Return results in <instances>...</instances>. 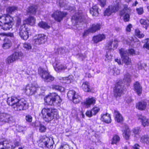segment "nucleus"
Returning a JSON list of instances; mask_svg holds the SVG:
<instances>
[{
    "instance_id": "1",
    "label": "nucleus",
    "mask_w": 149,
    "mask_h": 149,
    "mask_svg": "<svg viewBox=\"0 0 149 149\" xmlns=\"http://www.w3.org/2000/svg\"><path fill=\"white\" fill-rule=\"evenodd\" d=\"M7 102L15 111L24 110L28 108L29 104L27 101L19 97H11L8 98Z\"/></svg>"
},
{
    "instance_id": "2",
    "label": "nucleus",
    "mask_w": 149,
    "mask_h": 149,
    "mask_svg": "<svg viewBox=\"0 0 149 149\" xmlns=\"http://www.w3.org/2000/svg\"><path fill=\"white\" fill-rule=\"evenodd\" d=\"M42 117L46 122H49L56 117L58 114L57 110L52 108H44L41 111Z\"/></svg>"
},
{
    "instance_id": "3",
    "label": "nucleus",
    "mask_w": 149,
    "mask_h": 149,
    "mask_svg": "<svg viewBox=\"0 0 149 149\" xmlns=\"http://www.w3.org/2000/svg\"><path fill=\"white\" fill-rule=\"evenodd\" d=\"M45 101L50 105H58L61 102L60 97L55 93H52L46 96L44 99Z\"/></svg>"
},
{
    "instance_id": "4",
    "label": "nucleus",
    "mask_w": 149,
    "mask_h": 149,
    "mask_svg": "<svg viewBox=\"0 0 149 149\" xmlns=\"http://www.w3.org/2000/svg\"><path fill=\"white\" fill-rule=\"evenodd\" d=\"M121 2L120 0H116L114 5L109 6L106 9L104 13V15L109 16L112 13L117 11L121 7Z\"/></svg>"
},
{
    "instance_id": "5",
    "label": "nucleus",
    "mask_w": 149,
    "mask_h": 149,
    "mask_svg": "<svg viewBox=\"0 0 149 149\" xmlns=\"http://www.w3.org/2000/svg\"><path fill=\"white\" fill-rule=\"evenodd\" d=\"M124 84L122 81H119L116 84L113 88L114 96L117 97H120L123 93Z\"/></svg>"
},
{
    "instance_id": "6",
    "label": "nucleus",
    "mask_w": 149,
    "mask_h": 149,
    "mask_svg": "<svg viewBox=\"0 0 149 149\" xmlns=\"http://www.w3.org/2000/svg\"><path fill=\"white\" fill-rule=\"evenodd\" d=\"M38 71L39 74L45 82H50L54 80V78L53 77L42 68H40L38 69Z\"/></svg>"
},
{
    "instance_id": "7",
    "label": "nucleus",
    "mask_w": 149,
    "mask_h": 149,
    "mask_svg": "<svg viewBox=\"0 0 149 149\" xmlns=\"http://www.w3.org/2000/svg\"><path fill=\"white\" fill-rule=\"evenodd\" d=\"M13 120V116L10 114L5 112L0 113V122L2 125L10 123Z\"/></svg>"
},
{
    "instance_id": "8",
    "label": "nucleus",
    "mask_w": 149,
    "mask_h": 149,
    "mask_svg": "<svg viewBox=\"0 0 149 149\" xmlns=\"http://www.w3.org/2000/svg\"><path fill=\"white\" fill-rule=\"evenodd\" d=\"M67 96L70 100H72L73 102L75 104L79 103L81 100L80 96L73 90L69 91Z\"/></svg>"
},
{
    "instance_id": "9",
    "label": "nucleus",
    "mask_w": 149,
    "mask_h": 149,
    "mask_svg": "<svg viewBox=\"0 0 149 149\" xmlns=\"http://www.w3.org/2000/svg\"><path fill=\"white\" fill-rule=\"evenodd\" d=\"M28 29V28L26 27V25L24 24L21 25L19 29V35L22 39L24 40H27L29 37V30Z\"/></svg>"
},
{
    "instance_id": "10",
    "label": "nucleus",
    "mask_w": 149,
    "mask_h": 149,
    "mask_svg": "<svg viewBox=\"0 0 149 149\" xmlns=\"http://www.w3.org/2000/svg\"><path fill=\"white\" fill-rule=\"evenodd\" d=\"M119 51L123 63L127 65H130L131 63V60L127 55V52L123 49H120Z\"/></svg>"
},
{
    "instance_id": "11",
    "label": "nucleus",
    "mask_w": 149,
    "mask_h": 149,
    "mask_svg": "<svg viewBox=\"0 0 149 149\" xmlns=\"http://www.w3.org/2000/svg\"><path fill=\"white\" fill-rule=\"evenodd\" d=\"M46 41V36L43 34L36 35L34 37L33 41L36 45H39L44 43Z\"/></svg>"
},
{
    "instance_id": "12",
    "label": "nucleus",
    "mask_w": 149,
    "mask_h": 149,
    "mask_svg": "<svg viewBox=\"0 0 149 149\" xmlns=\"http://www.w3.org/2000/svg\"><path fill=\"white\" fill-rule=\"evenodd\" d=\"M67 14L66 12H62L60 11L57 10L52 15V16L58 22H60L63 18Z\"/></svg>"
},
{
    "instance_id": "13",
    "label": "nucleus",
    "mask_w": 149,
    "mask_h": 149,
    "mask_svg": "<svg viewBox=\"0 0 149 149\" xmlns=\"http://www.w3.org/2000/svg\"><path fill=\"white\" fill-rule=\"evenodd\" d=\"M13 18L7 14H4L0 17V25L5 23H12Z\"/></svg>"
},
{
    "instance_id": "14",
    "label": "nucleus",
    "mask_w": 149,
    "mask_h": 149,
    "mask_svg": "<svg viewBox=\"0 0 149 149\" xmlns=\"http://www.w3.org/2000/svg\"><path fill=\"white\" fill-rule=\"evenodd\" d=\"M38 88V87H36L34 85H28L25 87L24 90L27 95H30L34 93L37 90Z\"/></svg>"
},
{
    "instance_id": "15",
    "label": "nucleus",
    "mask_w": 149,
    "mask_h": 149,
    "mask_svg": "<svg viewBox=\"0 0 149 149\" xmlns=\"http://www.w3.org/2000/svg\"><path fill=\"white\" fill-rule=\"evenodd\" d=\"M131 9L130 8H127V6L126 5H124V8L120 12V15H121L126 13L124 16V20L125 22H128L130 20V15L128 14L130 12Z\"/></svg>"
},
{
    "instance_id": "16",
    "label": "nucleus",
    "mask_w": 149,
    "mask_h": 149,
    "mask_svg": "<svg viewBox=\"0 0 149 149\" xmlns=\"http://www.w3.org/2000/svg\"><path fill=\"white\" fill-rule=\"evenodd\" d=\"M96 101V99L95 97H88L86 98V101L83 102V105L85 108H88L90 107L91 105H94Z\"/></svg>"
},
{
    "instance_id": "17",
    "label": "nucleus",
    "mask_w": 149,
    "mask_h": 149,
    "mask_svg": "<svg viewBox=\"0 0 149 149\" xmlns=\"http://www.w3.org/2000/svg\"><path fill=\"white\" fill-rule=\"evenodd\" d=\"M0 144L3 145L5 148H14L13 145V143L10 140H8L5 138L0 139Z\"/></svg>"
},
{
    "instance_id": "18",
    "label": "nucleus",
    "mask_w": 149,
    "mask_h": 149,
    "mask_svg": "<svg viewBox=\"0 0 149 149\" xmlns=\"http://www.w3.org/2000/svg\"><path fill=\"white\" fill-rule=\"evenodd\" d=\"M72 21H74L76 23L81 22L83 21L82 15L80 14L76 13L72 16Z\"/></svg>"
},
{
    "instance_id": "19",
    "label": "nucleus",
    "mask_w": 149,
    "mask_h": 149,
    "mask_svg": "<svg viewBox=\"0 0 149 149\" xmlns=\"http://www.w3.org/2000/svg\"><path fill=\"white\" fill-rule=\"evenodd\" d=\"M12 45L11 40L7 38H5L3 41V43L2 45V48L4 49L10 48Z\"/></svg>"
},
{
    "instance_id": "20",
    "label": "nucleus",
    "mask_w": 149,
    "mask_h": 149,
    "mask_svg": "<svg viewBox=\"0 0 149 149\" xmlns=\"http://www.w3.org/2000/svg\"><path fill=\"white\" fill-rule=\"evenodd\" d=\"M114 114L115 116V120L118 123L122 122L123 120V118L122 115L117 110L114 111Z\"/></svg>"
},
{
    "instance_id": "21",
    "label": "nucleus",
    "mask_w": 149,
    "mask_h": 149,
    "mask_svg": "<svg viewBox=\"0 0 149 149\" xmlns=\"http://www.w3.org/2000/svg\"><path fill=\"white\" fill-rule=\"evenodd\" d=\"M138 119L141 120L143 125L144 127L148 126L149 125V119L141 115H139L138 116Z\"/></svg>"
},
{
    "instance_id": "22",
    "label": "nucleus",
    "mask_w": 149,
    "mask_h": 149,
    "mask_svg": "<svg viewBox=\"0 0 149 149\" xmlns=\"http://www.w3.org/2000/svg\"><path fill=\"white\" fill-rule=\"evenodd\" d=\"M48 141V137L45 136H43L38 141L39 146L41 147H45L46 142Z\"/></svg>"
},
{
    "instance_id": "23",
    "label": "nucleus",
    "mask_w": 149,
    "mask_h": 149,
    "mask_svg": "<svg viewBox=\"0 0 149 149\" xmlns=\"http://www.w3.org/2000/svg\"><path fill=\"white\" fill-rule=\"evenodd\" d=\"M35 18L33 17L30 16L28 18L24 20L23 24H26L33 26L35 24Z\"/></svg>"
},
{
    "instance_id": "24",
    "label": "nucleus",
    "mask_w": 149,
    "mask_h": 149,
    "mask_svg": "<svg viewBox=\"0 0 149 149\" xmlns=\"http://www.w3.org/2000/svg\"><path fill=\"white\" fill-rule=\"evenodd\" d=\"M105 38V35L103 34H99L96 36H94L93 39L94 42L95 43L102 41Z\"/></svg>"
},
{
    "instance_id": "25",
    "label": "nucleus",
    "mask_w": 149,
    "mask_h": 149,
    "mask_svg": "<svg viewBox=\"0 0 149 149\" xmlns=\"http://www.w3.org/2000/svg\"><path fill=\"white\" fill-rule=\"evenodd\" d=\"M101 120L107 123H109L111 122L110 116L109 114L107 113L102 116Z\"/></svg>"
},
{
    "instance_id": "26",
    "label": "nucleus",
    "mask_w": 149,
    "mask_h": 149,
    "mask_svg": "<svg viewBox=\"0 0 149 149\" xmlns=\"http://www.w3.org/2000/svg\"><path fill=\"white\" fill-rule=\"evenodd\" d=\"M59 4L61 7H64L65 9L70 10L71 11L73 9L72 7L68 6L67 2L65 1L61 0L59 3Z\"/></svg>"
},
{
    "instance_id": "27",
    "label": "nucleus",
    "mask_w": 149,
    "mask_h": 149,
    "mask_svg": "<svg viewBox=\"0 0 149 149\" xmlns=\"http://www.w3.org/2000/svg\"><path fill=\"white\" fill-rule=\"evenodd\" d=\"M134 91L138 95L141 94V93L142 88L139 83L138 82H136L134 85Z\"/></svg>"
},
{
    "instance_id": "28",
    "label": "nucleus",
    "mask_w": 149,
    "mask_h": 149,
    "mask_svg": "<svg viewBox=\"0 0 149 149\" xmlns=\"http://www.w3.org/2000/svg\"><path fill=\"white\" fill-rule=\"evenodd\" d=\"M147 105L146 102L144 101H141L139 102L136 104V108L141 110H144Z\"/></svg>"
},
{
    "instance_id": "29",
    "label": "nucleus",
    "mask_w": 149,
    "mask_h": 149,
    "mask_svg": "<svg viewBox=\"0 0 149 149\" xmlns=\"http://www.w3.org/2000/svg\"><path fill=\"white\" fill-rule=\"evenodd\" d=\"M100 25L99 24H93L89 28L91 33H94L100 29Z\"/></svg>"
},
{
    "instance_id": "30",
    "label": "nucleus",
    "mask_w": 149,
    "mask_h": 149,
    "mask_svg": "<svg viewBox=\"0 0 149 149\" xmlns=\"http://www.w3.org/2000/svg\"><path fill=\"white\" fill-rule=\"evenodd\" d=\"M98 7L96 6H94L90 10V13L93 16H97L99 15Z\"/></svg>"
},
{
    "instance_id": "31",
    "label": "nucleus",
    "mask_w": 149,
    "mask_h": 149,
    "mask_svg": "<svg viewBox=\"0 0 149 149\" xmlns=\"http://www.w3.org/2000/svg\"><path fill=\"white\" fill-rule=\"evenodd\" d=\"M38 6L36 5L30 6L27 10L28 13H29L32 15H35L36 12V10Z\"/></svg>"
},
{
    "instance_id": "32",
    "label": "nucleus",
    "mask_w": 149,
    "mask_h": 149,
    "mask_svg": "<svg viewBox=\"0 0 149 149\" xmlns=\"http://www.w3.org/2000/svg\"><path fill=\"white\" fill-rule=\"evenodd\" d=\"M59 79L61 80V82L62 83L69 84L71 83L72 80V76L70 75L65 77H60Z\"/></svg>"
},
{
    "instance_id": "33",
    "label": "nucleus",
    "mask_w": 149,
    "mask_h": 149,
    "mask_svg": "<svg viewBox=\"0 0 149 149\" xmlns=\"http://www.w3.org/2000/svg\"><path fill=\"white\" fill-rule=\"evenodd\" d=\"M125 130L123 133L124 137L126 139H128L130 136V131L127 125H125Z\"/></svg>"
},
{
    "instance_id": "34",
    "label": "nucleus",
    "mask_w": 149,
    "mask_h": 149,
    "mask_svg": "<svg viewBox=\"0 0 149 149\" xmlns=\"http://www.w3.org/2000/svg\"><path fill=\"white\" fill-rule=\"evenodd\" d=\"M12 54L16 61L21 59L24 57L23 53L20 51L15 52Z\"/></svg>"
},
{
    "instance_id": "35",
    "label": "nucleus",
    "mask_w": 149,
    "mask_h": 149,
    "mask_svg": "<svg viewBox=\"0 0 149 149\" xmlns=\"http://www.w3.org/2000/svg\"><path fill=\"white\" fill-rule=\"evenodd\" d=\"M48 140L45 143V147H46L52 149L53 148L54 141L52 139H50L48 137Z\"/></svg>"
},
{
    "instance_id": "36",
    "label": "nucleus",
    "mask_w": 149,
    "mask_h": 149,
    "mask_svg": "<svg viewBox=\"0 0 149 149\" xmlns=\"http://www.w3.org/2000/svg\"><path fill=\"white\" fill-rule=\"evenodd\" d=\"M140 23L143 25V27L147 29L148 27L149 26V20L141 19L140 21Z\"/></svg>"
},
{
    "instance_id": "37",
    "label": "nucleus",
    "mask_w": 149,
    "mask_h": 149,
    "mask_svg": "<svg viewBox=\"0 0 149 149\" xmlns=\"http://www.w3.org/2000/svg\"><path fill=\"white\" fill-rule=\"evenodd\" d=\"M12 23H5L3 24L2 25H0L1 26V29L4 30H9L12 27Z\"/></svg>"
},
{
    "instance_id": "38",
    "label": "nucleus",
    "mask_w": 149,
    "mask_h": 149,
    "mask_svg": "<svg viewBox=\"0 0 149 149\" xmlns=\"http://www.w3.org/2000/svg\"><path fill=\"white\" fill-rule=\"evenodd\" d=\"M88 82L85 81L84 82L82 85V87L83 90L85 92H88L90 90V87Z\"/></svg>"
},
{
    "instance_id": "39",
    "label": "nucleus",
    "mask_w": 149,
    "mask_h": 149,
    "mask_svg": "<svg viewBox=\"0 0 149 149\" xmlns=\"http://www.w3.org/2000/svg\"><path fill=\"white\" fill-rule=\"evenodd\" d=\"M124 81L127 83V85H129V83L131 82V76L129 74L127 73L124 76L123 79Z\"/></svg>"
},
{
    "instance_id": "40",
    "label": "nucleus",
    "mask_w": 149,
    "mask_h": 149,
    "mask_svg": "<svg viewBox=\"0 0 149 149\" xmlns=\"http://www.w3.org/2000/svg\"><path fill=\"white\" fill-rule=\"evenodd\" d=\"M119 136L116 135H114L112 139L111 144H116L120 140Z\"/></svg>"
},
{
    "instance_id": "41",
    "label": "nucleus",
    "mask_w": 149,
    "mask_h": 149,
    "mask_svg": "<svg viewBox=\"0 0 149 149\" xmlns=\"http://www.w3.org/2000/svg\"><path fill=\"white\" fill-rule=\"evenodd\" d=\"M15 58L13 55L12 54L7 58L6 59V63L8 64L13 63L16 61Z\"/></svg>"
},
{
    "instance_id": "42",
    "label": "nucleus",
    "mask_w": 149,
    "mask_h": 149,
    "mask_svg": "<svg viewBox=\"0 0 149 149\" xmlns=\"http://www.w3.org/2000/svg\"><path fill=\"white\" fill-rule=\"evenodd\" d=\"M38 26L40 27L45 29H49L50 26L45 22L41 21L38 24Z\"/></svg>"
},
{
    "instance_id": "43",
    "label": "nucleus",
    "mask_w": 149,
    "mask_h": 149,
    "mask_svg": "<svg viewBox=\"0 0 149 149\" xmlns=\"http://www.w3.org/2000/svg\"><path fill=\"white\" fill-rule=\"evenodd\" d=\"M140 141L144 143L148 144L149 143V137L146 135H144L141 137Z\"/></svg>"
},
{
    "instance_id": "44",
    "label": "nucleus",
    "mask_w": 149,
    "mask_h": 149,
    "mask_svg": "<svg viewBox=\"0 0 149 149\" xmlns=\"http://www.w3.org/2000/svg\"><path fill=\"white\" fill-rule=\"evenodd\" d=\"M52 88L53 89H54L56 90H57L59 91L60 92H63L64 90V88L63 87L57 85H54L52 86Z\"/></svg>"
},
{
    "instance_id": "45",
    "label": "nucleus",
    "mask_w": 149,
    "mask_h": 149,
    "mask_svg": "<svg viewBox=\"0 0 149 149\" xmlns=\"http://www.w3.org/2000/svg\"><path fill=\"white\" fill-rule=\"evenodd\" d=\"M66 68V67L62 65H57L55 69L56 71L59 72L61 70H65Z\"/></svg>"
},
{
    "instance_id": "46",
    "label": "nucleus",
    "mask_w": 149,
    "mask_h": 149,
    "mask_svg": "<svg viewBox=\"0 0 149 149\" xmlns=\"http://www.w3.org/2000/svg\"><path fill=\"white\" fill-rule=\"evenodd\" d=\"M135 35L139 38H143L144 36V35L143 33L141 34L140 31L138 29H136L135 31Z\"/></svg>"
},
{
    "instance_id": "47",
    "label": "nucleus",
    "mask_w": 149,
    "mask_h": 149,
    "mask_svg": "<svg viewBox=\"0 0 149 149\" xmlns=\"http://www.w3.org/2000/svg\"><path fill=\"white\" fill-rule=\"evenodd\" d=\"M125 51L127 52V55L128 56L130 55H133L135 54V51L133 49H129L128 50H125Z\"/></svg>"
},
{
    "instance_id": "48",
    "label": "nucleus",
    "mask_w": 149,
    "mask_h": 149,
    "mask_svg": "<svg viewBox=\"0 0 149 149\" xmlns=\"http://www.w3.org/2000/svg\"><path fill=\"white\" fill-rule=\"evenodd\" d=\"M91 110L93 115H95L100 111V108L97 107H94Z\"/></svg>"
},
{
    "instance_id": "49",
    "label": "nucleus",
    "mask_w": 149,
    "mask_h": 149,
    "mask_svg": "<svg viewBox=\"0 0 149 149\" xmlns=\"http://www.w3.org/2000/svg\"><path fill=\"white\" fill-rule=\"evenodd\" d=\"M17 9V8L13 6L9 7L6 9L7 11L9 13H12L14 12Z\"/></svg>"
},
{
    "instance_id": "50",
    "label": "nucleus",
    "mask_w": 149,
    "mask_h": 149,
    "mask_svg": "<svg viewBox=\"0 0 149 149\" xmlns=\"http://www.w3.org/2000/svg\"><path fill=\"white\" fill-rule=\"evenodd\" d=\"M113 43V41L111 40L109 41L107 43L106 47L107 49L111 50L112 49V44Z\"/></svg>"
},
{
    "instance_id": "51",
    "label": "nucleus",
    "mask_w": 149,
    "mask_h": 149,
    "mask_svg": "<svg viewBox=\"0 0 149 149\" xmlns=\"http://www.w3.org/2000/svg\"><path fill=\"white\" fill-rule=\"evenodd\" d=\"M46 127L43 125L40 124L39 126V131L41 132H44L46 131Z\"/></svg>"
},
{
    "instance_id": "52",
    "label": "nucleus",
    "mask_w": 149,
    "mask_h": 149,
    "mask_svg": "<svg viewBox=\"0 0 149 149\" xmlns=\"http://www.w3.org/2000/svg\"><path fill=\"white\" fill-rule=\"evenodd\" d=\"M24 47L27 49L29 50L31 48V46L30 44L26 42L23 44Z\"/></svg>"
},
{
    "instance_id": "53",
    "label": "nucleus",
    "mask_w": 149,
    "mask_h": 149,
    "mask_svg": "<svg viewBox=\"0 0 149 149\" xmlns=\"http://www.w3.org/2000/svg\"><path fill=\"white\" fill-rule=\"evenodd\" d=\"M57 50L58 54H65L66 52L65 49L64 48H59Z\"/></svg>"
},
{
    "instance_id": "54",
    "label": "nucleus",
    "mask_w": 149,
    "mask_h": 149,
    "mask_svg": "<svg viewBox=\"0 0 149 149\" xmlns=\"http://www.w3.org/2000/svg\"><path fill=\"white\" fill-rule=\"evenodd\" d=\"M20 143L18 141L16 140H15L14 141L13 143V146L15 147L14 148V149H15V148H17V147L19 146L20 145Z\"/></svg>"
},
{
    "instance_id": "55",
    "label": "nucleus",
    "mask_w": 149,
    "mask_h": 149,
    "mask_svg": "<svg viewBox=\"0 0 149 149\" xmlns=\"http://www.w3.org/2000/svg\"><path fill=\"white\" fill-rule=\"evenodd\" d=\"M26 129L25 127L21 125H18L17 127V130L19 132H22Z\"/></svg>"
},
{
    "instance_id": "56",
    "label": "nucleus",
    "mask_w": 149,
    "mask_h": 149,
    "mask_svg": "<svg viewBox=\"0 0 149 149\" xmlns=\"http://www.w3.org/2000/svg\"><path fill=\"white\" fill-rule=\"evenodd\" d=\"M25 119L27 121L31 122L32 120V118L31 116L28 115L26 116Z\"/></svg>"
},
{
    "instance_id": "57",
    "label": "nucleus",
    "mask_w": 149,
    "mask_h": 149,
    "mask_svg": "<svg viewBox=\"0 0 149 149\" xmlns=\"http://www.w3.org/2000/svg\"><path fill=\"white\" fill-rule=\"evenodd\" d=\"M91 110H88L87 111L86 113V115L87 116L89 117H91L93 115V113H92Z\"/></svg>"
},
{
    "instance_id": "58",
    "label": "nucleus",
    "mask_w": 149,
    "mask_h": 149,
    "mask_svg": "<svg viewBox=\"0 0 149 149\" xmlns=\"http://www.w3.org/2000/svg\"><path fill=\"white\" fill-rule=\"evenodd\" d=\"M136 11L139 15H141L143 13V8H137Z\"/></svg>"
},
{
    "instance_id": "59",
    "label": "nucleus",
    "mask_w": 149,
    "mask_h": 149,
    "mask_svg": "<svg viewBox=\"0 0 149 149\" xmlns=\"http://www.w3.org/2000/svg\"><path fill=\"white\" fill-rule=\"evenodd\" d=\"M147 39L148 40L146 43L144 45L143 47L149 49V40L148 39Z\"/></svg>"
},
{
    "instance_id": "60",
    "label": "nucleus",
    "mask_w": 149,
    "mask_h": 149,
    "mask_svg": "<svg viewBox=\"0 0 149 149\" xmlns=\"http://www.w3.org/2000/svg\"><path fill=\"white\" fill-rule=\"evenodd\" d=\"M100 6L102 7H104L106 5V0H99Z\"/></svg>"
},
{
    "instance_id": "61",
    "label": "nucleus",
    "mask_w": 149,
    "mask_h": 149,
    "mask_svg": "<svg viewBox=\"0 0 149 149\" xmlns=\"http://www.w3.org/2000/svg\"><path fill=\"white\" fill-rule=\"evenodd\" d=\"M113 49H116L118 46V40L117 39H115L113 41Z\"/></svg>"
},
{
    "instance_id": "62",
    "label": "nucleus",
    "mask_w": 149,
    "mask_h": 149,
    "mask_svg": "<svg viewBox=\"0 0 149 149\" xmlns=\"http://www.w3.org/2000/svg\"><path fill=\"white\" fill-rule=\"evenodd\" d=\"M13 35V34L12 33H9L8 34L2 33H0V36H9L11 37Z\"/></svg>"
},
{
    "instance_id": "63",
    "label": "nucleus",
    "mask_w": 149,
    "mask_h": 149,
    "mask_svg": "<svg viewBox=\"0 0 149 149\" xmlns=\"http://www.w3.org/2000/svg\"><path fill=\"white\" fill-rule=\"evenodd\" d=\"M140 128L139 127H137L135 128L133 130V132L135 134H138L139 132L140 131Z\"/></svg>"
},
{
    "instance_id": "64",
    "label": "nucleus",
    "mask_w": 149,
    "mask_h": 149,
    "mask_svg": "<svg viewBox=\"0 0 149 149\" xmlns=\"http://www.w3.org/2000/svg\"><path fill=\"white\" fill-rule=\"evenodd\" d=\"M60 149H70L69 146L67 145H64L61 146Z\"/></svg>"
}]
</instances>
